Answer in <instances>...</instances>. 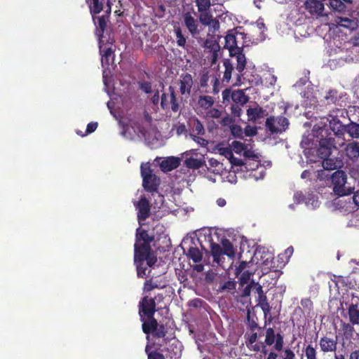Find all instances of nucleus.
Segmentation results:
<instances>
[{
	"label": "nucleus",
	"mask_w": 359,
	"mask_h": 359,
	"mask_svg": "<svg viewBox=\"0 0 359 359\" xmlns=\"http://www.w3.org/2000/svg\"><path fill=\"white\" fill-rule=\"evenodd\" d=\"M156 301L154 298L147 296L142 297L139 304V315L142 323V329L147 335V339L151 334L155 339H163L164 343H167L168 338L165 337L168 333L167 327L162 323H158L154 318L156 311Z\"/></svg>",
	"instance_id": "obj_1"
},
{
	"label": "nucleus",
	"mask_w": 359,
	"mask_h": 359,
	"mask_svg": "<svg viewBox=\"0 0 359 359\" xmlns=\"http://www.w3.org/2000/svg\"><path fill=\"white\" fill-rule=\"evenodd\" d=\"M246 37V34L238 32L236 29L229 30L225 36L224 48L229 50L231 57L236 58V69L238 74L235 86L241 85L243 71L246 67V57L243 53V48L248 46L245 41Z\"/></svg>",
	"instance_id": "obj_2"
},
{
	"label": "nucleus",
	"mask_w": 359,
	"mask_h": 359,
	"mask_svg": "<svg viewBox=\"0 0 359 359\" xmlns=\"http://www.w3.org/2000/svg\"><path fill=\"white\" fill-rule=\"evenodd\" d=\"M142 226H140L136 230L134 262L147 261V264L149 267H152L157 262V257L151 247V243L154 241V233L149 234L148 231Z\"/></svg>",
	"instance_id": "obj_3"
},
{
	"label": "nucleus",
	"mask_w": 359,
	"mask_h": 359,
	"mask_svg": "<svg viewBox=\"0 0 359 359\" xmlns=\"http://www.w3.org/2000/svg\"><path fill=\"white\" fill-rule=\"evenodd\" d=\"M320 138L318 154L323 159L322 165L325 170H332L338 168V161L330 158L333 149H337L335 140L332 137H328V130L325 128L320 129Z\"/></svg>",
	"instance_id": "obj_4"
},
{
	"label": "nucleus",
	"mask_w": 359,
	"mask_h": 359,
	"mask_svg": "<svg viewBox=\"0 0 359 359\" xmlns=\"http://www.w3.org/2000/svg\"><path fill=\"white\" fill-rule=\"evenodd\" d=\"M135 264L136 266L137 277L147 279L143 286L144 292H149L154 289H161L165 286L156 279L158 276L152 272L153 269L156 266V263L152 267H149L147 264V261L138 262V263H135Z\"/></svg>",
	"instance_id": "obj_5"
},
{
	"label": "nucleus",
	"mask_w": 359,
	"mask_h": 359,
	"mask_svg": "<svg viewBox=\"0 0 359 359\" xmlns=\"http://www.w3.org/2000/svg\"><path fill=\"white\" fill-rule=\"evenodd\" d=\"M141 176L142 177V186L144 190L149 193L158 192L160 185V178L152 173L150 165L149 163L142 164Z\"/></svg>",
	"instance_id": "obj_6"
},
{
	"label": "nucleus",
	"mask_w": 359,
	"mask_h": 359,
	"mask_svg": "<svg viewBox=\"0 0 359 359\" xmlns=\"http://www.w3.org/2000/svg\"><path fill=\"white\" fill-rule=\"evenodd\" d=\"M243 171L248 173V177L258 180L265 175V168L262 165L259 157L245 158Z\"/></svg>",
	"instance_id": "obj_7"
},
{
	"label": "nucleus",
	"mask_w": 359,
	"mask_h": 359,
	"mask_svg": "<svg viewBox=\"0 0 359 359\" xmlns=\"http://www.w3.org/2000/svg\"><path fill=\"white\" fill-rule=\"evenodd\" d=\"M346 179V172L341 170L335 171L332 175L331 181L333 185V191L336 195L343 196L350 194L349 189L345 187Z\"/></svg>",
	"instance_id": "obj_8"
},
{
	"label": "nucleus",
	"mask_w": 359,
	"mask_h": 359,
	"mask_svg": "<svg viewBox=\"0 0 359 359\" xmlns=\"http://www.w3.org/2000/svg\"><path fill=\"white\" fill-rule=\"evenodd\" d=\"M289 126V121L285 116H270L266 118V127L271 133H281L287 130Z\"/></svg>",
	"instance_id": "obj_9"
},
{
	"label": "nucleus",
	"mask_w": 359,
	"mask_h": 359,
	"mask_svg": "<svg viewBox=\"0 0 359 359\" xmlns=\"http://www.w3.org/2000/svg\"><path fill=\"white\" fill-rule=\"evenodd\" d=\"M168 90L169 95L165 93L161 95V107L164 110L168 109L170 107L172 111L176 113L180 109V104L177 100L175 88L173 86H170Z\"/></svg>",
	"instance_id": "obj_10"
},
{
	"label": "nucleus",
	"mask_w": 359,
	"mask_h": 359,
	"mask_svg": "<svg viewBox=\"0 0 359 359\" xmlns=\"http://www.w3.org/2000/svg\"><path fill=\"white\" fill-rule=\"evenodd\" d=\"M134 205L137 210L138 223L140 226H143V222L145 221L150 215L151 204L144 196H142L140 200L134 203Z\"/></svg>",
	"instance_id": "obj_11"
},
{
	"label": "nucleus",
	"mask_w": 359,
	"mask_h": 359,
	"mask_svg": "<svg viewBox=\"0 0 359 359\" xmlns=\"http://www.w3.org/2000/svg\"><path fill=\"white\" fill-rule=\"evenodd\" d=\"M223 102L229 101L230 99L234 104L244 105L248 100L249 97L243 90H231V89H225L222 93Z\"/></svg>",
	"instance_id": "obj_12"
},
{
	"label": "nucleus",
	"mask_w": 359,
	"mask_h": 359,
	"mask_svg": "<svg viewBox=\"0 0 359 359\" xmlns=\"http://www.w3.org/2000/svg\"><path fill=\"white\" fill-rule=\"evenodd\" d=\"M252 262H255L256 264L266 266L269 268L273 260V256L264 248H258L256 249L252 258Z\"/></svg>",
	"instance_id": "obj_13"
},
{
	"label": "nucleus",
	"mask_w": 359,
	"mask_h": 359,
	"mask_svg": "<svg viewBox=\"0 0 359 359\" xmlns=\"http://www.w3.org/2000/svg\"><path fill=\"white\" fill-rule=\"evenodd\" d=\"M265 343L268 346H271L275 343V349L280 351L283 347V337L280 333L275 334L274 330L269 327L266 331Z\"/></svg>",
	"instance_id": "obj_14"
},
{
	"label": "nucleus",
	"mask_w": 359,
	"mask_h": 359,
	"mask_svg": "<svg viewBox=\"0 0 359 359\" xmlns=\"http://www.w3.org/2000/svg\"><path fill=\"white\" fill-rule=\"evenodd\" d=\"M194 85L192 76L189 73L182 74L179 81L180 93L187 97L190 96Z\"/></svg>",
	"instance_id": "obj_15"
},
{
	"label": "nucleus",
	"mask_w": 359,
	"mask_h": 359,
	"mask_svg": "<svg viewBox=\"0 0 359 359\" xmlns=\"http://www.w3.org/2000/svg\"><path fill=\"white\" fill-rule=\"evenodd\" d=\"M327 121L330 128L335 136L341 137L346 133V125L343 124L338 116L329 115Z\"/></svg>",
	"instance_id": "obj_16"
},
{
	"label": "nucleus",
	"mask_w": 359,
	"mask_h": 359,
	"mask_svg": "<svg viewBox=\"0 0 359 359\" xmlns=\"http://www.w3.org/2000/svg\"><path fill=\"white\" fill-rule=\"evenodd\" d=\"M349 321L352 325L359 324V298L353 296L351 303L348 308Z\"/></svg>",
	"instance_id": "obj_17"
},
{
	"label": "nucleus",
	"mask_w": 359,
	"mask_h": 359,
	"mask_svg": "<svg viewBox=\"0 0 359 359\" xmlns=\"http://www.w3.org/2000/svg\"><path fill=\"white\" fill-rule=\"evenodd\" d=\"M320 351L323 353L336 352L337 347V337L332 338L324 336L319 341ZM336 353H334L335 354Z\"/></svg>",
	"instance_id": "obj_18"
},
{
	"label": "nucleus",
	"mask_w": 359,
	"mask_h": 359,
	"mask_svg": "<svg viewBox=\"0 0 359 359\" xmlns=\"http://www.w3.org/2000/svg\"><path fill=\"white\" fill-rule=\"evenodd\" d=\"M325 0H306L305 2V8L311 15L317 16H323L324 11L323 1Z\"/></svg>",
	"instance_id": "obj_19"
},
{
	"label": "nucleus",
	"mask_w": 359,
	"mask_h": 359,
	"mask_svg": "<svg viewBox=\"0 0 359 359\" xmlns=\"http://www.w3.org/2000/svg\"><path fill=\"white\" fill-rule=\"evenodd\" d=\"M344 155L353 162L359 158V142L351 141L344 144Z\"/></svg>",
	"instance_id": "obj_20"
},
{
	"label": "nucleus",
	"mask_w": 359,
	"mask_h": 359,
	"mask_svg": "<svg viewBox=\"0 0 359 359\" xmlns=\"http://www.w3.org/2000/svg\"><path fill=\"white\" fill-rule=\"evenodd\" d=\"M184 22L186 27H187L189 32L193 36L199 34V31L198 29V22L197 20L191 15L190 13L187 12L184 13Z\"/></svg>",
	"instance_id": "obj_21"
},
{
	"label": "nucleus",
	"mask_w": 359,
	"mask_h": 359,
	"mask_svg": "<svg viewBox=\"0 0 359 359\" xmlns=\"http://www.w3.org/2000/svg\"><path fill=\"white\" fill-rule=\"evenodd\" d=\"M100 52L102 55V65L108 67L114 60V50L111 46L100 45Z\"/></svg>",
	"instance_id": "obj_22"
},
{
	"label": "nucleus",
	"mask_w": 359,
	"mask_h": 359,
	"mask_svg": "<svg viewBox=\"0 0 359 359\" xmlns=\"http://www.w3.org/2000/svg\"><path fill=\"white\" fill-rule=\"evenodd\" d=\"M180 165V158L175 156H170L162 161L160 164L161 169L164 172L176 169Z\"/></svg>",
	"instance_id": "obj_23"
},
{
	"label": "nucleus",
	"mask_w": 359,
	"mask_h": 359,
	"mask_svg": "<svg viewBox=\"0 0 359 359\" xmlns=\"http://www.w3.org/2000/svg\"><path fill=\"white\" fill-rule=\"evenodd\" d=\"M337 27H341L349 29H355L358 27L355 20L346 17L336 16L334 20Z\"/></svg>",
	"instance_id": "obj_24"
},
{
	"label": "nucleus",
	"mask_w": 359,
	"mask_h": 359,
	"mask_svg": "<svg viewBox=\"0 0 359 359\" xmlns=\"http://www.w3.org/2000/svg\"><path fill=\"white\" fill-rule=\"evenodd\" d=\"M92 16L96 15L104 9V0H86Z\"/></svg>",
	"instance_id": "obj_25"
},
{
	"label": "nucleus",
	"mask_w": 359,
	"mask_h": 359,
	"mask_svg": "<svg viewBox=\"0 0 359 359\" xmlns=\"http://www.w3.org/2000/svg\"><path fill=\"white\" fill-rule=\"evenodd\" d=\"M189 126L192 131V134L203 135L205 133L203 125L196 117H192L189 121Z\"/></svg>",
	"instance_id": "obj_26"
},
{
	"label": "nucleus",
	"mask_w": 359,
	"mask_h": 359,
	"mask_svg": "<svg viewBox=\"0 0 359 359\" xmlns=\"http://www.w3.org/2000/svg\"><path fill=\"white\" fill-rule=\"evenodd\" d=\"M306 359H317L316 346H313L312 344L307 345L303 350ZM334 359H346L345 356L341 353H335Z\"/></svg>",
	"instance_id": "obj_27"
},
{
	"label": "nucleus",
	"mask_w": 359,
	"mask_h": 359,
	"mask_svg": "<svg viewBox=\"0 0 359 359\" xmlns=\"http://www.w3.org/2000/svg\"><path fill=\"white\" fill-rule=\"evenodd\" d=\"M340 98L336 89H330L325 93L322 102L326 105L337 104Z\"/></svg>",
	"instance_id": "obj_28"
},
{
	"label": "nucleus",
	"mask_w": 359,
	"mask_h": 359,
	"mask_svg": "<svg viewBox=\"0 0 359 359\" xmlns=\"http://www.w3.org/2000/svg\"><path fill=\"white\" fill-rule=\"evenodd\" d=\"M247 115L249 121L255 122L257 120L264 117L266 114V110L260 107H257L254 108H249L247 110Z\"/></svg>",
	"instance_id": "obj_29"
},
{
	"label": "nucleus",
	"mask_w": 359,
	"mask_h": 359,
	"mask_svg": "<svg viewBox=\"0 0 359 359\" xmlns=\"http://www.w3.org/2000/svg\"><path fill=\"white\" fill-rule=\"evenodd\" d=\"M94 24L96 27V29L97 32V34L99 36H102L104 32V30L107 27V22L109 21V18L106 16H98L95 17V15L92 16Z\"/></svg>",
	"instance_id": "obj_30"
},
{
	"label": "nucleus",
	"mask_w": 359,
	"mask_h": 359,
	"mask_svg": "<svg viewBox=\"0 0 359 359\" xmlns=\"http://www.w3.org/2000/svg\"><path fill=\"white\" fill-rule=\"evenodd\" d=\"M223 65L224 67V72L222 81L223 83H229L232 73L234 70L233 62L229 59H225Z\"/></svg>",
	"instance_id": "obj_31"
},
{
	"label": "nucleus",
	"mask_w": 359,
	"mask_h": 359,
	"mask_svg": "<svg viewBox=\"0 0 359 359\" xmlns=\"http://www.w3.org/2000/svg\"><path fill=\"white\" fill-rule=\"evenodd\" d=\"M151 346L147 345L145 347V352L147 355V359H165V356L157 350L150 351ZM174 359H178L179 356L177 353H173ZM173 356L170 355V358L172 359Z\"/></svg>",
	"instance_id": "obj_32"
},
{
	"label": "nucleus",
	"mask_w": 359,
	"mask_h": 359,
	"mask_svg": "<svg viewBox=\"0 0 359 359\" xmlns=\"http://www.w3.org/2000/svg\"><path fill=\"white\" fill-rule=\"evenodd\" d=\"M257 305L261 307L264 316L266 317L267 315H269L271 312V307L268 302L267 297L265 293H263L260 294L259 296H257Z\"/></svg>",
	"instance_id": "obj_33"
},
{
	"label": "nucleus",
	"mask_w": 359,
	"mask_h": 359,
	"mask_svg": "<svg viewBox=\"0 0 359 359\" xmlns=\"http://www.w3.org/2000/svg\"><path fill=\"white\" fill-rule=\"evenodd\" d=\"M346 133L352 139H359V123L351 121L346 125Z\"/></svg>",
	"instance_id": "obj_34"
},
{
	"label": "nucleus",
	"mask_w": 359,
	"mask_h": 359,
	"mask_svg": "<svg viewBox=\"0 0 359 359\" xmlns=\"http://www.w3.org/2000/svg\"><path fill=\"white\" fill-rule=\"evenodd\" d=\"M329 6L334 13H344L347 7L341 0H329Z\"/></svg>",
	"instance_id": "obj_35"
},
{
	"label": "nucleus",
	"mask_w": 359,
	"mask_h": 359,
	"mask_svg": "<svg viewBox=\"0 0 359 359\" xmlns=\"http://www.w3.org/2000/svg\"><path fill=\"white\" fill-rule=\"evenodd\" d=\"M205 164V161L204 159H197L193 157L187 158L184 161V165L191 169H199L203 167Z\"/></svg>",
	"instance_id": "obj_36"
},
{
	"label": "nucleus",
	"mask_w": 359,
	"mask_h": 359,
	"mask_svg": "<svg viewBox=\"0 0 359 359\" xmlns=\"http://www.w3.org/2000/svg\"><path fill=\"white\" fill-rule=\"evenodd\" d=\"M214 104V99L209 95H201L198 97V104L203 109L211 108Z\"/></svg>",
	"instance_id": "obj_37"
},
{
	"label": "nucleus",
	"mask_w": 359,
	"mask_h": 359,
	"mask_svg": "<svg viewBox=\"0 0 359 359\" xmlns=\"http://www.w3.org/2000/svg\"><path fill=\"white\" fill-rule=\"evenodd\" d=\"M187 257L194 262L198 263L202 260L203 254L198 248L191 247L188 250Z\"/></svg>",
	"instance_id": "obj_38"
},
{
	"label": "nucleus",
	"mask_w": 359,
	"mask_h": 359,
	"mask_svg": "<svg viewBox=\"0 0 359 359\" xmlns=\"http://www.w3.org/2000/svg\"><path fill=\"white\" fill-rule=\"evenodd\" d=\"M354 325L351 323H343L341 324V330L343 332V336L345 339L350 340L353 338V332L355 331Z\"/></svg>",
	"instance_id": "obj_39"
},
{
	"label": "nucleus",
	"mask_w": 359,
	"mask_h": 359,
	"mask_svg": "<svg viewBox=\"0 0 359 359\" xmlns=\"http://www.w3.org/2000/svg\"><path fill=\"white\" fill-rule=\"evenodd\" d=\"M210 250L214 262L219 263L221 255H224L222 247L217 243H212L210 244Z\"/></svg>",
	"instance_id": "obj_40"
},
{
	"label": "nucleus",
	"mask_w": 359,
	"mask_h": 359,
	"mask_svg": "<svg viewBox=\"0 0 359 359\" xmlns=\"http://www.w3.org/2000/svg\"><path fill=\"white\" fill-rule=\"evenodd\" d=\"M222 250L224 252V255H227L228 257H233L235 255V251L233 246L231 243V242L226 238L222 239Z\"/></svg>",
	"instance_id": "obj_41"
},
{
	"label": "nucleus",
	"mask_w": 359,
	"mask_h": 359,
	"mask_svg": "<svg viewBox=\"0 0 359 359\" xmlns=\"http://www.w3.org/2000/svg\"><path fill=\"white\" fill-rule=\"evenodd\" d=\"M226 156L229 158V161L232 165L240 166L241 170L243 171L245 160L243 161V159L235 157L231 150L227 151Z\"/></svg>",
	"instance_id": "obj_42"
},
{
	"label": "nucleus",
	"mask_w": 359,
	"mask_h": 359,
	"mask_svg": "<svg viewBox=\"0 0 359 359\" xmlns=\"http://www.w3.org/2000/svg\"><path fill=\"white\" fill-rule=\"evenodd\" d=\"M174 32L177 46L184 48L187 43V38L182 34L181 28L180 27H175Z\"/></svg>",
	"instance_id": "obj_43"
},
{
	"label": "nucleus",
	"mask_w": 359,
	"mask_h": 359,
	"mask_svg": "<svg viewBox=\"0 0 359 359\" xmlns=\"http://www.w3.org/2000/svg\"><path fill=\"white\" fill-rule=\"evenodd\" d=\"M236 283L234 280H227L224 283H220L218 291H226L231 292L236 289Z\"/></svg>",
	"instance_id": "obj_44"
},
{
	"label": "nucleus",
	"mask_w": 359,
	"mask_h": 359,
	"mask_svg": "<svg viewBox=\"0 0 359 359\" xmlns=\"http://www.w3.org/2000/svg\"><path fill=\"white\" fill-rule=\"evenodd\" d=\"M230 130L231 135L238 139H243L244 138V130L243 128L236 124H232L230 126Z\"/></svg>",
	"instance_id": "obj_45"
},
{
	"label": "nucleus",
	"mask_w": 359,
	"mask_h": 359,
	"mask_svg": "<svg viewBox=\"0 0 359 359\" xmlns=\"http://www.w3.org/2000/svg\"><path fill=\"white\" fill-rule=\"evenodd\" d=\"M201 14L199 15L200 22L204 25L210 26L213 21L212 15L208 12L207 11L200 12Z\"/></svg>",
	"instance_id": "obj_46"
},
{
	"label": "nucleus",
	"mask_w": 359,
	"mask_h": 359,
	"mask_svg": "<svg viewBox=\"0 0 359 359\" xmlns=\"http://www.w3.org/2000/svg\"><path fill=\"white\" fill-rule=\"evenodd\" d=\"M247 325L252 332H254L256 329H261L257 323V318L255 319L254 317H251L250 311H248L247 314Z\"/></svg>",
	"instance_id": "obj_47"
},
{
	"label": "nucleus",
	"mask_w": 359,
	"mask_h": 359,
	"mask_svg": "<svg viewBox=\"0 0 359 359\" xmlns=\"http://www.w3.org/2000/svg\"><path fill=\"white\" fill-rule=\"evenodd\" d=\"M204 47L210 49L212 52H219L220 50V46L215 40L206 39L204 41Z\"/></svg>",
	"instance_id": "obj_48"
},
{
	"label": "nucleus",
	"mask_w": 359,
	"mask_h": 359,
	"mask_svg": "<svg viewBox=\"0 0 359 359\" xmlns=\"http://www.w3.org/2000/svg\"><path fill=\"white\" fill-rule=\"evenodd\" d=\"M209 81V76L208 72H204L201 75L200 80H199V85L200 87L202 88V92L203 93H208L206 89L204 90V88H207L208 87V83Z\"/></svg>",
	"instance_id": "obj_49"
},
{
	"label": "nucleus",
	"mask_w": 359,
	"mask_h": 359,
	"mask_svg": "<svg viewBox=\"0 0 359 359\" xmlns=\"http://www.w3.org/2000/svg\"><path fill=\"white\" fill-rule=\"evenodd\" d=\"M301 305L303 309L310 313L313 309V303L310 298H304L301 300Z\"/></svg>",
	"instance_id": "obj_50"
},
{
	"label": "nucleus",
	"mask_w": 359,
	"mask_h": 359,
	"mask_svg": "<svg viewBox=\"0 0 359 359\" xmlns=\"http://www.w3.org/2000/svg\"><path fill=\"white\" fill-rule=\"evenodd\" d=\"M198 12L208 11L210 7V0H196Z\"/></svg>",
	"instance_id": "obj_51"
},
{
	"label": "nucleus",
	"mask_w": 359,
	"mask_h": 359,
	"mask_svg": "<svg viewBox=\"0 0 359 359\" xmlns=\"http://www.w3.org/2000/svg\"><path fill=\"white\" fill-rule=\"evenodd\" d=\"M231 147H232V149L236 153V154H242L243 152V151L245 150V149H246V145L241 142H238V141H233L232 143H231Z\"/></svg>",
	"instance_id": "obj_52"
},
{
	"label": "nucleus",
	"mask_w": 359,
	"mask_h": 359,
	"mask_svg": "<svg viewBox=\"0 0 359 359\" xmlns=\"http://www.w3.org/2000/svg\"><path fill=\"white\" fill-rule=\"evenodd\" d=\"M252 273L249 271H243L240 273L239 281L240 284L243 285L248 283L250 279Z\"/></svg>",
	"instance_id": "obj_53"
},
{
	"label": "nucleus",
	"mask_w": 359,
	"mask_h": 359,
	"mask_svg": "<svg viewBox=\"0 0 359 359\" xmlns=\"http://www.w3.org/2000/svg\"><path fill=\"white\" fill-rule=\"evenodd\" d=\"M243 105L232 104L231 107V114L233 118H238L241 116L242 109L241 107Z\"/></svg>",
	"instance_id": "obj_54"
},
{
	"label": "nucleus",
	"mask_w": 359,
	"mask_h": 359,
	"mask_svg": "<svg viewBox=\"0 0 359 359\" xmlns=\"http://www.w3.org/2000/svg\"><path fill=\"white\" fill-rule=\"evenodd\" d=\"M139 87L141 90L147 94L151 93V83L149 81L139 82Z\"/></svg>",
	"instance_id": "obj_55"
},
{
	"label": "nucleus",
	"mask_w": 359,
	"mask_h": 359,
	"mask_svg": "<svg viewBox=\"0 0 359 359\" xmlns=\"http://www.w3.org/2000/svg\"><path fill=\"white\" fill-rule=\"evenodd\" d=\"M190 137L195 142H196L198 144L202 146V147H205L208 144V141L201 137H199L198 135H195V134H190Z\"/></svg>",
	"instance_id": "obj_56"
},
{
	"label": "nucleus",
	"mask_w": 359,
	"mask_h": 359,
	"mask_svg": "<svg viewBox=\"0 0 359 359\" xmlns=\"http://www.w3.org/2000/svg\"><path fill=\"white\" fill-rule=\"evenodd\" d=\"M257 133V128L247 126L244 129V137H252Z\"/></svg>",
	"instance_id": "obj_57"
},
{
	"label": "nucleus",
	"mask_w": 359,
	"mask_h": 359,
	"mask_svg": "<svg viewBox=\"0 0 359 359\" xmlns=\"http://www.w3.org/2000/svg\"><path fill=\"white\" fill-rule=\"evenodd\" d=\"M250 264V262H247L245 261L241 262L239 265L236 268L235 270V275L238 277L240 273L243 272V271H245V269L248 266V265Z\"/></svg>",
	"instance_id": "obj_58"
},
{
	"label": "nucleus",
	"mask_w": 359,
	"mask_h": 359,
	"mask_svg": "<svg viewBox=\"0 0 359 359\" xmlns=\"http://www.w3.org/2000/svg\"><path fill=\"white\" fill-rule=\"evenodd\" d=\"M247 336H248L247 341H246L247 345L253 344L254 343H255L257 339V337H258V334L257 332H252L250 335H248V334H245V337H246Z\"/></svg>",
	"instance_id": "obj_59"
},
{
	"label": "nucleus",
	"mask_w": 359,
	"mask_h": 359,
	"mask_svg": "<svg viewBox=\"0 0 359 359\" xmlns=\"http://www.w3.org/2000/svg\"><path fill=\"white\" fill-rule=\"evenodd\" d=\"M98 126V123L97 122H90L87 125L86 134H90L95 131Z\"/></svg>",
	"instance_id": "obj_60"
},
{
	"label": "nucleus",
	"mask_w": 359,
	"mask_h": 359,
	"mask_svg": "<svg viewBox=\"0 0 359 359\" xmlns=\"http://www.w3.org/2000/svg\"><path fill=\"white\" fill-rule=\"evenodd\" d=\"M221 115V111L215 108H213L208 111V116L211 118H220Z\"/></svg>",
	"instance_id": "obj_61"
},
{
	"label": "nucleus",
	"mask_w": 359,
	"mask_h": 359,
	"mask_svg": "<svg viewBox=\"0 0 359 359\" xmlns=\"http://www.w3.org/2000/svg\"><path fill=\"white\" fill-rule=\"evenodd\" d=\"M233 122H235V119L233 118V117L226 116L222 118V119L221 121V124L224 126H231L233 124Z\"/></svg>",
	"instance_id": "obj_62"
},
{
	"label": "nucleus",
	"mask_w": 359,
	"mask_h": 359,
	"mask_svg": "<svg viewBox=\"0 0 359 359\" xmlns=\"http://www.w3.org/2000/svg\"><path fill=\"white\" fill-rule=\"evenodd\" d=\"M245 158H257L258 157L256 154H254V152L250 149H245L243 152L242 153Z\"/></svg>",
	"instance_id": "obj_63"
},
{
	"label": "nucleus",
	"mask_w": 359,
	"mask_h": 359,
	"mask_svg": "<svg viewBox=\"0 0 359 359\" xmlns=\"http://www.w3.org/2000/svg\"><path fill=\"white\" fill-rule=\"evenodd\" d=\"M295 355L291 349H285L283 359H294Z\"/></svg>",
	"instance_id": "obj_64"
}]
</instances>
